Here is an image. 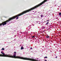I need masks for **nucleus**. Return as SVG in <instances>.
<instances>
[{"label":"nucleus","instance_id":"1","mask_svg":"<svg viewBox=\"0 0 61 61\" xmlns=\"http://www.w3.org/2000/svg\"><path fill=\"white\" fill-rule=\"evenodd\" d=\"M1 54H3V55L0 54V56L2 57H12V58H19L20 59H24V60H30L31 61H32V59H30L29 58H24L23 57H20L19 56H16V52H14V54L13 56H11L10 55H9L7 54H5V53L3 52L2 51L1 52Z\"/></svg>","mask_w":61,"mask_h":61},{"label":"nucleus","instance_id":"2","mask_svg":"<svg viewBox=\"0 0 61 61\" xmlns=\"http://www.w3.org/2000/svg\"><path fill=\"white\" fill-rule=\"evenodd\" d=\"M32 61H40V60H39V61L36 60V59H32Z\"/></svg>","mask_w":61,"mask_h":61},{"label":"nucleus","instance_id":"3","mask_svg":"<svg viewBox=\"0 0 61 61\" xmlns=\"http://www.w3.org/2000/svg\"><path fill=\"white\" fill-rule=\"evenodd\" d=\"M21 50H22V49H24V48H23V47H22V46L21 47Z\"/></svg>","mask_w":61,"mask_h":61},{"label":"nucleus","instance_id":"4","mask_svg":"<svg viewBox=\"0 0 61 61\" xmlns=\"http://www.w3.org/2000/svg\"><path fill=\"white\" fill-rule=\"evenodd\" d=\"M1 50H5V49L3 48L1 49Z\"/></svg>","mask_w":61,"mask_h":61},{"label":"nucleus","instance_id":"5","mask_svg":"<svg viewBox=\"0 0 61 61\" xmlns=\"http://www.w3.org/2000/svg\"><path fill=\"white\" fill-rule=\"evenodd\" d=\"M45 58H47V56H46L44 57Z\"/></svg>","mask_w":61,"mask_h":61},{"label":"nucleus","instance_id":"6","mask_svg":"<svg viewBox=\"0 0 61 61\" xmlns=\"http://www.w3.org/2000/svg\"><path fill=\"white\" fill-rule=\"evenodd\" d=\"M59 15L61 16V13H60L59 14Z\"/></svg>","mask_w":61,"mask_h":61},{"label":"nucleus","instance_id":"7","mask_svg":"<svg viewBox=\"0 0 61 61\" xmlns=\"http://www.w3.org/2000/svg\"><path fill=\"white\" fill-rule=\"evenodd\" d=\"M43 15H41V17H43Z\"/></svg>","mask_w":61,"mask_h":61},{"label":"nucleus","instance_id":"8","mask_svg":"<svg viewBox=\"0 0 61 61\" xmlns=\"http://www.w3.org/2000/svg\"><path fill=\"white\" fill-rule=\"evenodd\" d=\"M49 23V22H48L47 23H46V25H47L48 24V23Z\"/></svg>","mask_w":61,"mask_h":61},{"label":"nucleus","instance_id":"9","mask_svg":"<svg viewBox=\"0 0 61 61\" xmlns=\"http://www.w3.org/2000/svg\"><path fill=\"white\" fill-rule=\"evenodd\" d=\"M46 37H47V38H48L49 37V36H47Z\"/></svg>","mask_w":61,"mask_h":61},{"label":"nucleus","instance_id":"10","mask_svg":"<svg viewBox=\"0 0 61 61\" xmlns=\"http://www.w3.org/2000/svg\"><path fill=\"white\" fill-rule=\"evenodd\" d=\"M34 37H35V36H33L32 37V38H34Z\"/></svg>","mask_w":61,"mask_h":61},{"label":"nucleus","instance_id":"11","mask_svg":"<svg viewBox=\"0 0 61 61\" xmlns=\"http://www.w3.org/2000/svg\"><path fill=\"white\" fill-rule=\"evenodd\" d=\"M45 61H47L46 60H45Z\"/></svg>","mask_w":61,"mask_h":61},{"label":"nucleus","instance_id":"12","mask_svg":"<svg viewBox=\"0 0 61 61\" xmlns=\"http://www.w3.org/2000/svg\"><path fill=\"white\" fill-rule=\"evenodd\" d=\"M30 49H32V47L30 48Z\"/></svg>","mask_w":61,"mask_h":61},{"label":"nucleus","instance_id":"13","mask_svg":"<svg viewBox=\"0 0 61 61\" xmlns=\"http://www.w3.org/2000/svg\"><path fill=\"white\" fill-rule=\"evenodd\" d=\"M36 59L38 60V58H37Z\"/></svg>","mask_w":61,"mask_h":61},{"label":"nucleus","instance_id":"14","mask_svg":"<svg viewBox=\"0 0 61 61\" xmlns=\"http://www.w3.org/2000/svg\"><path fill=\"white\" fill-rule=\"evenodd\" d=\"M57 56H56V58H57Z\"/></svg>","mask_w":61,"mask_h":61},{"label":"nucleus","instance_id":"15","mask_svg":"<svg viewBox=\"0 0 61 61\" xmlns=\"http://www.w3.org/2000/svg\"><path fill=\"white\" fill-rule=\"evenodd\" d=\"M49 21V20H47V21Z\"/></svg>","mask_w":61,"mask_h":61},{"label":"nucleus","instance_id":"16","mask_svg":"<svg viewBox=\"0 0 61 61\" xmlns=\"http://www.w3.org/2000/svg\"><path fill=\"white\" fill-rule=\"evenodd\" d=\"M33 58L32 57V58Z\"/></svg>","mask_w":61,"mask_h":61}]
</instances>
